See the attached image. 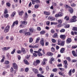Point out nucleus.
<instances>
[{"label": "nucleus", "instance_id": "a18cd8bd", "mask_svg": "<svg viewBox=\"0 0 77 77\" xmlns=\"http://www.w3.org/2000/svg\"><path fill=\"white\" fill-rule=\"evenodd\" d=\"M57 66L58 67H60L62 66V64H58L57 65Z\"/></svg>", "mask_w": 77, "mask_h": 77}, {"label": "nucleus", "instance_id": "4be33fe9", "mask_svg": "<svg viewBox=\"0 0 77 77\" xmlns=\"http://www.w3.org/2000/svg\"><path fill=\"white\" fill-rule=\"evenodd\" d=\"M16 14V12H14L11 15V17L12 18H13V17H14V16Z\"/></svg>", "mask_w": 77, "mask_h": 77}, {"label": "nucleus", "instance_id": "cd10ccee", "mask_svg": "<svg viewBox=\"0 0 77 77\" xmlns=\"http://www.w3.org/2000/svg\"><path fill=\"white\" fill-rule=\"evenodd\" d=\"M65 29H62L60 30V32H61V33H63V32H65Z\"/></svg>", "mask_w": 77, "mask_h": 77}, {"label": "nucleus", "instance_id": "de8ad7c7", "mask_svg": "<svg viewBox=\"0 0 77 77\" xmlns=\"http://www.w3.org/2000/svg\"><path fill=\"white\" fill-rule=\"evenodd\" d=\"M52 71L54 72H56L57 71V69H54L52 70Z\"/></svg>", "mask_w": 77, "mask_h": 77}, {"label": "nucleus", "instance_id": "f257e3e1", "mask_svg": "<svg viewBox=\"0 0 77 77\" xmlns=\"http://www.w3.org/2000/svg\"><path fill=\"white\" fill-rule=\"evenodd\" d=\"M9 29H10V26H7L4 29V32L5 33H7V32H9Z\"/></svg>", "mask_w": 77, "mask_h": 77}, {"label": "nucleus", "instance_id": "412c9836", "mask_svg": "<svg viewBox=\"0 0 77 77\" xmlns=\"http://www.w3.org/2000/svg\"><path fill=\"white\" fill-rule=\"evenodd\" d=\"M65 50V48H62L60 51V52L61 53H63V51Z\"/></svg>", "mask_w": 77, "mask_h": 77}, {"label": "nucleus", "instance_id": "6ab92c4d", "mask_svg": "<svg viewBox=\"0 0 77 77\" xmlns=\"http://www.w3.org/2000/svg\"><path fill=\"white\" fill-rule=\"evenodd\" d=\"M24 62L26 65H29V62H28V61H27V60H24Z\"/></svg>", "mask_w": 77, "mask_h": 77}, {"label": "nucleus", "instance_id": "ddd939ff", "mask_svg": "<svg viewBox=\"0 0 77 77\" xmlns=\"http://www.w3.org/2000/svg\"><path fill=\"white\" fill-rule=\"evenodd\" d=\"M57 36H58V35H57V33H55L53 35V37L54 38H57Z\"/></svg>", "mask_w": 77, "mask_h": 77}, {"label": "nucleus", "instance_id": "423d86ee", "mask_svg": "<svg viewBox=\"0 0 77 77\" xmlns=\"http://www.w3.org/2000/svg\"><path fill=\"white\" fill-rule=\"evenodd\" d=\"M29 32H30V33H33V32L35 31V29H33V27H30L29 28Z\"/></svg>", "mask_w": 77, "mask_h": 77}, {"label": "nucleus", "instance_id": "2f4dec72", "mask_svg": "<svg viewBox=\"0 0 77 77\" xmlns=\"http://www.w3.org/2000/svg\"><path fill=\"white\" fill-rule=\"evenodd\" d=\"M15 49H14L12 51L11 53V54H14V53H15Z\"/></svg>", "mask_w": 77, "mask_h": 77}, {"label": "nucleus", "instance_id": "bb28decb", "mask_svg": "<svg viewBox=\"0 0 77 77\" xmlns=\"http://www.w3.org/2000/svg\"><path fill=\"white\" fill-rule=\"evenodd\" d=\"M34 7L35 9H38V8L39 7V4L35 5L34 6Z\"/></svg>", "mask_w": 77, "mask_h": 77}, {"label": "nucleus", "instance_id": "ea45409f", "mask_svg": "<svg viewBox=\"0 0 77 77\" xmlns=\"http://www.w3.org/2000/svg\"><path fill=\"white\" fill-rule=\"evenodd\" d=\"M21 51L23 53H24L26 51H25V49L24 48H22L21 49Z\"/></svg>", "mask_w": 77, "mask_h": 77}, {"label": "nucleus", "instance_id": "338daca9", "mask_svg": "<svg viewBox=\"0 0 77 77\" xmlns=\"http://www.w3.org/2000/svg\"><path fill=\"white\" fill-rule=\"evenodd\" d=\"M72 62H76L77 60H72Z\"/></svg>", "mask_w": 77, "mask_h": 77}, {"label": "nucleus", "instance_id": "1a4fd4ad", "mask_svg": "<svg viewBox=\"0 0 77 77\" xmlns=\"http://www.w3.org/2000/svg\"><path fill=\"white\" fill-rule=\"evenodd\" d=\"M71 42V39L70 38H68L66 40V43L67 44H69V42Z\"/></svg>", "mask_w": 77, "mask_h": 77}, {"label": "nucleus", "instance_id": "69168bd1", "mask_svg": "<svg viewBox=\"0 0 77 77\" xmlns=\"http://www.w3.org/2000/svg\"><path fill=\"white\" fill-rule=\"evenodd\" d=\"M4 13L5 14H7V13H8V10L5 9V11Z\"/></svg>", "mask_w": 77, "mask_h": 77}, {"label": "nucleus", "instance_id": "e2e57ef3", "mask_svg": "<svg viewBox=\"0 0 77 77\" xmlns=\"http://www.w3.org/2000/svg\"><path fill=\"white\" fill-rule=\"evenodd\" d=\"M64 63L65 65H66L67 64V61L66 60H65L64 61Z\"/></svg>", "mask_w": 77, "mask_h": 77}, {"label": "nucleus", "instance_id": "0e129e2a", "mask_svg": "<svg viewBox=\"0 0 77 77\" xmlns=\"http://www.w3.org/2000/svg\"><path fill=\"white\" fill-rule=\"evenodd\" d=\"M37 29L38 31H40L41 30V28L40 27H38L37 28Z\"/></svg>", "mask_w": 77, "mask_h": 77}, {"label": "nucleus", "instance_id": "680f3d73", "mask_svg": "<svg viewBox=\"0 0 77 77\" xmlns=\"http://www.w3.org/2000/svg\"><path fill=\"white\" fill-rule=\"evenodd\" d=\"M52 42H55L56 41V40H55V39H52Z\"/></svg>", "mask_w": 77, "mask_h": 77}, {"label": "nucleus", "instance_id": "f03ea898", "mask_svg": "<svg viewBox=\"0 0 77 77\" xmlns=\"http://www.w3.org/2000/svg\"><path fill=\"white\" fill-rule=\"evenodd\" d=\"M77 18L76 16H74L72 17L73 19H70V21L71 22H75V21H77V20L75 19Z\"/></svg>", "mask_w": 77, "mask_h": 77}, {"label": "nucleus", "instance_id": "9b49d317", "mask_svg": "<svg viewBox=\"0 0 77 77\" xmlns=\"http://www.w3.org/2000/svg\"><path fill=\"white\" fill-rule=\"evenodd\" d=\"M48 20H50V21H54V18H53L52 17H48Z\"/></svg>", "mask_w": 77, "mask_h": 77}, {"label": "nucleus", "instance_id": "20e7f679", "mask_svg": "<svg viewBox=\"0 0 77 77\" xmlns=\"http://www.w3.org/2000/svg\"><path fill=\"white\" fill-rule=\"evenodd\" d=\"M15 24L16 25H18V21L17 20V21H16L15 22L14 21V22L12 25L11 26V27L12 28H13L14 26H15Z\"/></svg>", "mask_w": 77, "mask_h": 77}, {"label": "nucleus", "instance_id": "49530a36", "mask_svg": "<svg viewBox=\"0 0 77 77\" xmlns=\"http://www.w3.org/2000/svg\"><path fill=\"white\" fill-rule=\"evenodd\" d=\"M35 3H40L39 0H35Z\"/></svg>", "mask_w": 77, "mask_h": 77}, {"label": "nucleus", "instance_id": "a19ab883", "mask_svg": "<svg viewBox=\"0 0 77 77\" xmlns=\"http://www.w3.org/2000/svg\"><path fill=\"white\" fill-rule=\"evenodd\" d=\"M37 75L38 77H42L43 75L40 74H38Z\"/></svg>", "mask_w": 77, "mask_h": 77}, {"label": "nucleus", "instance_id": "dca6fc26", "mask_svg": "<svg viewBox=\"0 0 77 77\" xmlns=\"http://www.w3.org/2000/svg\"><path fill=\"white\" fill-rule=\"evenodd\" d=\"M23 13H24V12L23 11H21L19 12V15H20V16H21V15H23Z\"/></svg>", "mask_w": 77, "mask_h": 77}, {"label": "nucleus", "instance_id": "e433bc0d", "mask_svg": "<svg viewBox=\"0 0 77 77\" xmlns=\"http://www.w3.org/2000/svg\"><path fill=\"white\" fill-rule=\"evenodd\" d=\"M32 2V4L33 5H35V3H36V1L35 0H31Z\"/></svg>", "mask_w": 77, "mask_h": 77}, {"label": "nucleus", "instance_id": "393cba45", "mask_svg": "<svg viewBox=\"0 0 77 77\" xmlns=\"http://www.w3.org/2000/svg\"><path fill=\"white\" fill-rule=\"evenodd\" d=\"M61 42H62V41H61V40L60 39H59L58 40V43H57V44L58 45H60V44H61Z\"/></svg>", "mask_w": 77, "mask_h": 77}, {"label": "nucleus", "instance_id": "473e14b6", "mask_svg": "<svg viewBox=\"0 0 77 77\" xmlns=\"http://www.w3.org/2000/svg\"><path fill=\"white\" fill-rule=\"evenodd\" d=\"M59 74H60V75H62V76H65V75L64 74L62 73L61 72H59Z\"/></svg>", "mask_w": 77, "mask_h": 77}, {"label": "nucleus", "instance_id": "79ce46f5", "mask_svg": "<svg viewBox=\"0 0 77 77\" xmlns=\"http://www.w3.org/2000/svg\"><path fill=\"white\" fill-rule=\"evenodd\" d=\"M10 71L11 72H14V69L12 68H11Z\"/></svg>", "mask_w": 77, "mask_h": 77}, {"label": "nucleus", "instance_id": "37998d69", "mask_svg": "<svg viewBox=\"0 0 77 77\" xmlns=\"http://www.w3.org/2000/svg\"><path fill=\"white\" fill-rule=\"evenodd\" d=\"M77 46L76 45H73L72 47V48H77Z\"/></svg>", "mask_w": 77, "mask_h": 77}, {"label": "nucleus", "instance_id": "052dcab7", "mask_svg": "<svg viewBox=\"0 0 77 77\" xmlns=\"http://www.w3.org/2000/svg\"><path fill=\"white\" fill-rule=\"evenodd\" d=\"M7 56L8 57V59H9V56H10V55L9 53H8L7 54Z\"/></svg>", "mask_w": 77, "mask_h": 77}, {"label": "nucleus", "instance_id": "39448f33", "mask_svg": "<svg viewBox=\"0 0 77 77\" xmlns=\"http://www.w3.org/2000/svg\"><path fill=\"white\" fill-rule=\"evenodd\" d=\"M10 47H5L2 48V50L3 51H7V50H8L9 49H10Z\"/></svg>", "mask_w": 77, "mask_h": 77}, {"label": "nucleus", "instance_id": "4468645a", "mask_svg": "<svg viewBox=\"0 0 77 77\" xmlns=\"http://www.w3.org/2000/svg\"><path fill=\"white\" fill-rule=\"evenodd\" d=\"M40 43L41 45H42V46H44V39L42 40L40 42Z\"/></svg>", "mask_w": 77, "mask_h": 77}, {"label": "nucleus", "instance_id": "09e8293b", "mask_svg": "<svg viewBox=\"0 0 77 77\" xmlns=\"http://www.w3.org/2000/svg\"><path fill=\"white\" fill-rule=\"evenodd\" d=\"M50 60H51V61H54V58L53 57H51V59H50Z\"/></svg>", "mask_w": 77, "mask_h": 77}, {"label": "nucleus", "instance_id": "9d476101", "mask_svg": "<svg viewBox=\"0 0 77 77\" xmlns=\"http://www.w3.org/2000/svg\"><path fill=\"white\" fill-rule=\"evenodd\" d=\"M60 38L62 39H64L66 38V36L65 35H61L60 36Z\"/></svg>", "mask_w": 77, "mask_h": 77}, {"label": "nucleus", "instance_id": "72a5a7b5", "mask_svg": "<svg viewBox=\"0 0 77 77\" xmlns=\"http://www.w3.org/2000/svg\"><path fill=\"white\" fill-rule=\"evenodd\" d=\"M29 41L30 43H31L32 42H33V39H32V38H29Z\"/></svg>", "mask_w": 77, "mask_h": 77}, {"label": "nucleus", "instance_id": "4c0bfd02", "mask_svg": "<svg viewBox=\"0 0 77 77\" xmlns=\"http://www.w3.org/2000/svg\"><path fill=\"white\" fill-rule=\"evenodd\" d=\"M51 51H52V52H54V51H55V49H54V48L52 47L51 48Z\"/></svg>", "mask_w": 77, "mask_h": 77}, {"label": "nucleus", "instance_id": "a878e982", "mask_svg": "<svg viewBox=\"0 0 77 77\" xmlns=\"http://www.w3.org/2000/svg\"><path fill=\"white\" fill-rule=\"evenodd\" d=\"M62 23V20H58V24H60L61 23Z\"/></svg>", "mask_w": 77, "mask_h": 77}, {"label": "nucleus", "instance_id": "4d7b16f0", "mask_svg": "<svg viewBox=\"0 0 77 77\" xmlns=\"http://www.w3.org/2000/svg\"><path fill=\"white\" fill-rule=\"evenodd\" d=\"M9 61H6L5 62V64L8 65V64H9Z\"/></svg>", "mask_w": 77, "mask_h": 77}, {"label": "nucleus", "instance_id": "c03bdc74", "mask_svg": "<svg viewBox=\"0 0 77 77\" xmlns=\"http://www.w3.org/2000/svg\"><path fill=\"white\" fill-rule=\"evenodd\" d=\"M26 59H29V58H30V55H27L26 57Z\"/></svg>", "mask_w": 77, "mask_h": 77}, {"label": "nucleus", "instance_id": "864d4df0", "mask_svg": "<svg viewBox=\"0 0 77 77\" xmlns=\"http://www.w3.org/2000/svg\"><path fill=\"white\" fill-rule=\"evenodd\" d=\"M45 33V31H41L40 32V33L41 34H43L44 33Z\"/></svg>", "mask_w": 77, "mask_h": 77}, {"label": "nucleus", "instance_id": "b1692460", "mask_svg": "<svg viewBox=\"0 0 77 77\" xmlns=\"http://www.w3.org/2000/svg\"><path fill=\"white\" fill-rule=\"evenodd\" d=\"M72 69H71L70 70V71L69 72V76H71V75H72Z\"/></svg>", "mask_w": 77, "mask_h": 77}, {"label": "nucleus", "instance_id": "f3484780", "mask_svg": "<svg viewBox=\"0 0 77 77\" xmlns=\"http://www.w3.org/2000/svg\"><path fill=\"white\" fill-rule=\"evenodd\" d=\"M39 40H40V37H38L37 38L36 40L35 43H38V42L39 41Z\"/></svg>", "mask_w": 77, "mask_h": 77}, {"label": "nucleus", "instance_id": "8fccbe9b", "mask_svg": "<svg viewBox=\"0 0 77 77\" xmlns=\"http://www.w3.org/2000/svg\"><path fill=\"white\" fill-rule=\"evenodd\" d=\"M5 18H8L9 17V15L8 14H6L5 15Z\"/></svg>", "mask_w": 77, "mask_h": 77}, {"label": "nucleus", "instance_id": "5fc2aeb1", "mask_svg": "<svg viewBox=\"0 0 77 77\" xmlns=\"http://www.w3.org/2000/svg\"><path fill=\"white\" fill-rule=\"evenodd\" d=\"M30 33L29 32H26L25 33V35L26 36H27V35H29Z\"/></svg>", "mask_w": 77, "mask_h": 77}, {"label": "nucleus", "instance_id": "f8f14e48", "mask_svg": "<svg viewBox=\"0 0 77 77\" xmlns=\"http://www.w3.org/2000/svg\"><path fill=\"white\" fill-rule=\"evenodd\" d=\"M65 41H62L61 42L60 45H61V46H64V45H65Z\"/></svg>", "mask_w": 77, "mask_h": 77}, {"label": "nucleus", "instance_id": "6e6552de", "mask_svg": "<svg viewBox=\"0 0 77 77\" xmlns=\"http://www.w3.org/2000/svg\"><path fill=\"white\" fill-rule=\"evenodd\" d=\"M32 71L35 72V74H38V70L37 69H33Z\"/></svg>", "mask_w": 77, "mask_h": 77}, {"label": "nucleus", "instance_id": "0eeeda50", "mask_svg": "<svg viewBox=\"0 0 77 77\" xmlns=\"http://www.w3.org/2000/svg\"><path fill=\"white\" fill-rule=\"evenodd\" d=\"M13 67L14 68V69H17L18 68V66L15 63H13Z\"/></svg>", "mask_w": 77, "mask_h": 77}, {"label": "nucleus", "instance_id": "774afa93", "mask_svg": "<svg viewBox=\"0 0 77 77\" xmlns=\"http://www.w3.org/2000/svg\"><path fill=\"white\" fill-rule=\"evenodd\" d=\"M73 55L74 56L76 57V56H77V53H75Z\"/></svg>", "mask_w": 77, "mask_h": 77}, {"label": "nucleus", "instance_id": "6e6d98bb", "mask_svg": "<svg viewBox=\"0 0 77 77\" xmlns=\"http://www.w3.org/2000/svg\"><path fill=\"white\" fill-rule=\"evenodd\" d=\"M17 58L19 60H20L21 59V56L20 55H18L17 56Z\"/></svg>", "mask_w": 77, "mask_h": 77}, {"label": "nucleus", "instance_id": "3c124183", "mask_svg": "<svg viewBox=\"0 0 77 77\" xmlns=\"http://www.w3.org/2000/svg\"><path fill=\"white\" fill-rule=\"evenodd\" d=\"M55 32V31L54 30V29H52L51 30V33H54V32Z\"/></svg>", "mask_w": 77, "mask_h": 77}, {"label": "nucleus", "instance_id": "bf43d9fd", "mask_svg": "<svg viewBox=\"0 0 77 77\" xmlns=\"http://www.w3.org/2000/svg\"><path fill=\"white\" fill-rule=\"evenodd\" d=\"M38 55L39 56H42V54L41 53H38Z\"/></svg>", "mask_w": 77, "mask_h": 77}, {"label": "nucleus", "instance_id": "603ef678", "mask_svg": "<svg viewBox=\"0 0 77 77\" xmlns=\"http://www.w3.org/2000/svg\"><path fill=\"white\" fill-rule=\"evenodd\" d=\"M19 32L21 33H23V32H24V30L23 29L21 30Z\"/></svg>", "mask_w": 77, "mask_h": 77}, {"label": "nucleus", "instance_id": "2eb2a0df", "mask_svg": "<svg viewBox=\"0 0 77 77\" xmlns=\"http://www.w3.org/2000/svg\"><path fill=\"white\" fill-rule=\"evenodd\" d=\"M47 54H48V56H53V53L50 52H47Z\"/></svg>", "mask_w": 77, "mask_h": 77}, {"label": "nucleus", "instance_id": "5701e85b", "mask_svg": "<svg viewBox=\"0 0 77 77\" xmlns=\"http://www.w3.org/2000/svg\"><path fill=\"white\" fill-rule=\"evenodd\" d=\"M69 9V10L71 14H72L73 12V9L72 8L70 7Z\"/></svg>", "mask_w": 77, "mask_h": 77}, {"label": "nucleus", "instance_id": "c756f323", "mask_svg": "<svg viewBox=\"0 0 77 77\" xmlns=\"http://www.w3.org/2000/svg\"><path fill=\"white\" fill-rule=\"evenodd\" d=\"M73 30H74V31H77V27H74L73 28Z\"/></svg>", "mask_w": 77, "mask_h": 77}, {"label": "nucleus", "instance_id": "f704fd0d", "mask_svg": "<svg viewBox=\"0 0 77 77\" xmlns=\"http://www.w3.org/2000/svg\"><path fill=\"white\" fill-rule=\"evenodd\" d=\"M6 5L8 7H10L11 6V4L9 2H7L6 3Z\"/></svg>", "mask_w": 77, "mask_h": 77}, {"label": "nucleus", "instance_id": "aec40b11", "mask_svg": "<svg viewBox=\"0 0 77 77\" xmlns=\"http://www.w3.org/2000/svg\"><path fill=\"white\" fill-rule=\"evenodd\" d=\"M22 23L23 25H26L27 24V22L26 21H23L22 22Z\"/></svg>", "mask_w": 77, "mask_h": 77}, {"label": "nucleus", "instance_id": "13d9d810", "mask_svg": "<svg viewBox=\"0 0 77 77\" xmlns=\"http://www.w3.org/2000/svg\"><path fill=\"white\" fill-rule=\"evenodd\" d=\"M59 69L60 70V71H64V69L62 68H59Z\"/></svg>", "mask_w": 77, "mask_h": 77}, {"label": "nucleus", "instance_id": "c9c22d12", "mask_svg": "<svg viewBox=\"0 0 77 77\" xmlns=\"http://www.w3.org/2000/svg\"><path fill=\"white\" fill-rule=\"evenodd\" d=\"M71 6L72 7H75V6H76V4L74 3L72 4L71 5Z\"/></svg>", "mask_w": 77, "mask_h": 77}, {"label": "nucleus", "instance_id": "c85d7f7f", "mask_svg": "<svg viewBox=\"0 0 77 77\" xmlns=\"http://www.w3.org/2000/svg\"><path fill=\"white\" fill-rule=\"evenodd\" d=\"M58 14L59 15V16L60 17H62L63 15V13L59 12L58 13Z\"/></svg>", "mask_w": 77, "mask_h": 77}, {"label": "nucleus", "instance_id": "7ed1b4c3", "mask_svg": "<svg viewBox=\"0 0 77 77\" xmlns=\"http://www.w3.org/2000/svg\"><path fill=\"white\" fill-rule=\"evenodd\" d=\"M40 61L39 60H36L35 62L34 63V65L35 66H37L38 64L40 63Z\"/></svg>", "mask_w": 77, "mask_h": 77}, {"label": "nucleus", "instance_id": "a211bd4d", "mask_svg": "<svg viewBox=\"0 0 77 77\" xmlns=\"http://www.w3.org/2000/svg\"><path fill=\"white\" fill-rule=\"evenodd\" d=\"M44 13L45 15H50V13L48 12H47L46 11H44Z\"/></svg>", "mask_w": 77, "mask_h": 77}, {"label": "nucleus", "instance_id": "58836bf2", "mask_svg": "<svg viewBox=\"0 0 77 77\" xmlns=\"http://www.w3.org/2000/svg\"><path fill=\"white\" fill-rule=\"evenodd\" d=\"M25 16L26 18H27V17H28V14H27L26 12L25 13Z\"/></svg>", "mask_w": 77, "mask_h": 77}, {"label": "nucleus", "instance_id": "7c9ffc66", "mask_svg": "<svg viewBox=\"0 0 77 77\" xmlns=\"http://www.w3.org/2000/svg\"><path fill=\"white\" fill-rule=\"evenodd\" d=\"M66 59L69 61V62H71V58H70V57H67L66 58Z\"/></svg>", "mask_w": 77, "mask_h": 77}]
</instances>
